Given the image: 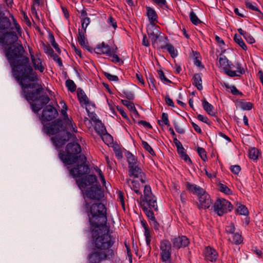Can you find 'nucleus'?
Returning a JSON list of instances; mask_svg holds the SVG:
<instances>
[{
  "mask_svg": "<svg viewBox=\"0 0 263 263\" xmlns=\"http://www.w3.org/2000/svg\"><path fill=\"white\" fill-rule=\"evenodd\" d=\"M50 42L52 46L58 53H61V50L59 47L58 44L55 42L54 36L52 34L50 35Z\"/></svg>",
  "mask_w": 263,
  "mask_h": 263,
  "instance_id": "nucleus-52",
  "label": "nucleus"
},
{
  "mask_svg": "<svg viewBox=\"0 0 263 263\" xmlns=\"http://www.w3.org/2000/svg\"><path fill=\"white\" fill-rule=\"evenodd\" d=\"M11 44L5 49V55L12 67L13 76L15 79L33 71L30 65L29 59L24 55L25 51L21 44Z\"/></svg>",
  "mask_w": 263,
  "mask_h": 263,
  "instance_id": "nucleus-3",
  "label": "nucleus"
},
{
  "mask_svg": "<svg viewBox=\"0 0 263 263\" xmlns=\"http://www.w3.org/2000/svg\"><path fill=\"white\" fill-rule=\"evenodd\" d=\"M198 198L199 202V209H208L212 203L210 195L206 193V192H204V193L199 196Z\"/></svg>",
  "mask_w": 263,
  "mask_h": 263,
  "instance_id": "nucleus-20",
  "label": "nucleus"
},
{
  "mask_svg": "<svg viewBox=\"0 0 263 263\" xmlns=\"http://www.w3.org/2000/svg\"><path fill=\"white\" fill-rule=\"evenodd\" d=\"M197 152L201 159L203 161H205L207 159V156L205 149L203 148L198 147L197 148Z\"/></svg>",
  "mask_w": 263,
  "mask_h": 263,
  "instance_id": "nucleus-43",
  "label": "nucleus"
},
{
  "mask_svg": "<svg viewBox=\"0 0 263 263\" xmlns=\"http://www.w3.org/2000/svg\"><path fill=\"white\" fill-rule=\"evenodd\" d=\"M78 160L80 164L69 170L70 175L73 178H78L89 173V167L85 164L86 161V157L84 155H80Z\"/></svg>",
  "mask_w": 263,
  "mask_h": 263,
  "instance_id": "nucleus-8",
  "label": "nucleus"
},
{
  "mask_svg": "<svg viewBox=\"0 0 263 263\" xmlns=\"http://www.w3.org/2000/svg\"><path fill=\"white\" fill-rule=\"evenodd\" d=\"M230 170L234 174L237 175L240 172L241 168L239 165H235L231 166Z\"/></svg>",
  "mask_w": 263,
  "mask_h": 263,
  "instance_id": "nucleus-60",
  "label": "nucleus"
},
{
  "mask_svg": "<svg viewBox=\"0 0 263 263\" xmlns=\"http://www.w3.org/2000/svg\"><path fill=\"white\" fill-rule=\"evenodd\" d=\"M69 135V133L68 132H67L66 134L65 133H61L52 137L51 140L54 145L56 147L59 148L65 144L66 141L67 140Z\"/></svg>",
  "mask_w": 263,
  "mask_h": 263,
  "instance_id": "nucleus-18",
  "label": "nucleus"
},
{
  "mask_svg": "<svg viewBox=\"0 0 263 263\" xmlns=\"http://www.w3.org/2000/svg\"><path fill=\"white\" fill-rule=\"evenodd\" d=\"M234 40L235 42L237 44H238L240 47H241L242 48V49H243V50H247V46L246 45V44L244 43V42L243 41L241 37L239 35H238L237 34H235L234 36Z\"/></svg>",
  "mask_w": 263,
  "mask_h": 263,
  "instance_id": "nucleus-37",
  "label": "nucleus"
},
{
  "mask_svg": "<svg viewBox=\"0 0 263 263\" xmlns=\"http://www.w3.org/2000/svg\"><path fill=\"white\" fill-rule=\"evenodd\" d=\"M65 152L66 154L60 153L59 158L65 164H72L79 159L77 155L81 153V147L78 143H69L66 145Z\"/></svg>",
  "mask_w": 263,
  "mask_h": 263,
  "instance_id": "nucleus-5",
  "label": "nucleus"
},
{
  "mask_svg": "<svg viewBox=\"0 0 263 263\" xmlns=\"http://www.w3.org/2000/svg\"><path fill=\"white\" fill-rule=\"evenodd\" d=\"M33 66L36 70H39L41 72H43L44 67L42 65L41 60L40 58H36L33 55H31Z\"/></svg>",
  "mask_w": 263,
  "mask_h": 263,
  "instance_id": "nucleus-28",
  "label": "nucleus"
},
{
  "mask_svg": "<svg viewBox=\"0 0 263 263\" xmlns=\"http://www.w3.org/2000/svg\"><path fill=\"white\" fill-rule=\"evenodd\" d=\"M158 74L159 79L162 81H163L164 82H167V83H171L172 82L171 81H170L167 78L165 77V76L164 74V72L161 70H159L158 71Z\"/></svg>",
  "mask_w": 263,
  "mask_h": 263,
  "instance_id": "nucleus-54",
  "label": "nucleus"
},
{
  "mask_svg": "<svg viewBox=\"0 0 263 263\" xmlns=\"http://www.w3.org/2000/svg\"><path fill=\"white\" fill-rule=\"evenodd\" d=\"M190 18L191 22L194 25H197L201 23L200 20L193 10L190 13Z\"/></svg>",
  "mask_w": 263,
  "mask_h": 263,
  "instance_id": "nucleus-39",
  "label": "nucleus"
},
{
  "mask_svg": "<svg viewBox=\"0 0 263 263\" xmlns=\"http://www.w3.org/2000/svg\"><path fill=\"white\" fill-rule=\"evenodd\" d=\"M126 183L131 190L134 191L136 194L140 196L142 195L141 192L140 191L141 185L137 180L127 179Z\"/></svg>",
  "mask_w": 263,
  "mask_h": 263,
  "instance_id": "nucleus-24",
  "label": "nucleus"
},
{
  "mask_svg": "<svg viewBox=\"0 0 263 263\" xmlns=\"http://www.w3.org/2000/svg\"><path fill=\"white\" fill-rule=\"evenodd\" d=\"M43 48L46 53L49 54V55L53 54L54 51L49 45H46L45 44H43Z\"/></svg>",
  "mask_w": 263,
  "mask_h": 263,
  "instance_id": "nucleus-57",
  "label": "nucleus"
},
{
  "mask_svg": "<svg viewBox=\"0 0 263 263\" xmlns=\"http://www.w3.org/2000/svg\"><path fill=\"white\" fill-rule=\"evenodd\" d=\"M142 209L151 221L155 219L154 213L152 211L153 208H145V206H144V208H142Z\"/></svg>",
  "mask_w": 263,
  "mask_h": 263,
  "instance_id": "nucleus-38",
  "label": "nucleus"
},
{
  "mask_svg": "<svg viewBox=\"0 0 263 263\" xmlns=\"http://www.w3.org/2000/svg\"><path fill=\"white\" fill-rule=\"evenodd\" d=\"M246 7L255 11L257 12V15L259 17L263 16V13L259 10L257 7V4L255 3H252L249 1L245 2Z\"/></svg>",
  "mask_w": 263,
  "mask_h": 263,
  "instance_id": "nucleus-33",
  "label": "nucleus"
},
{
  "mask_svg": "<svg viewBox=\"0 0 263 263\" xmlns=\"http://www.w3.org/2000/svg\"><path fill=\"white\" fill-rule=\"evenodd\" d=\"M146 16L148 17L150 24L149 25H156L155 22L158 21V15L155 10L149 7H146Z\"/></svg>",
  "mask_w": 263,
  "mask_h": 263,
  "instance_id": "nucleus-23",
  "label": "nucleus"
},
{
  "mask_svg": "<svg viewBox=\"0 0 263 263\" xmlns=\"http://www.w3.org/2000/svg\"><path fill=\"white\" fill-rule=\"evenodd\" d=\"M260 155L259 150L255 148L252 147L250 149L249 152V157L251 159L256 160Z\"/></svg>",
  "mask_w": 263,
  "mask_h": 263,
  "instance_id": "nucleus-34",
  "label": "nucleus"
},
{
  "mask_svg": "<svg viewBox=\"0 0 263 263\" xmlns=\"http://www.w3.org/2000/svg\"><path fill=\"white\" fill-rule=\"evenodd\" d=\"M123 94L125 97L128 100H133L134 98V95L133 92L129 91H123Z\"/></svg>",
  "mask_w": 263,
  "mask_h": 263,
  "instance_id": "nucleus-63",
  "label": "nucleus"
},
{
  "mask_svg": "<svg viewBox=\"0 0 263 263\" xmlns=\"http://www.w3.org/2000/svg\"><path fill=\"white\" fill-rule=\"evenodd\" d=\"M203 254L205 259L211 262L215 261L218 257L216 251L210 247L205 248Z\"/></svg>",
  "mask_w": 263,
  "mask_h": 263,
  "instance_id": "nucleus-21",
  "label": "nucleus"
},
{
  "mask_svg": "<svg viewBox=\"0 0 263 263\" xmlns=\"http://www.w3.org/2000/svg\"><path fill=\"white\" fill-rule=\"evenodd\" d=\"M65 123L68 128H69L72 132L74 133L77 132V127L71 119H69V121H67Z\"/></svg>",
  "mask_w": 263,
  "mask_h": 263,
  "instance_id": "nucleus-46",
  "label": "nucleus"
},
{
  "mask_svg": "<svg viewBox=\"0 0 263 263\" xmlns=\"http://www.w3.org/2000/svg\"><path fill=\"white\" fill-rule=\"evenodd\" d=\"M15 79L21 86L22 93L25 99L28 102H32L30 105L34 112L37 113L44 105L49 103L50 98L44 92L42 86L37 83H29L38 80L36 74L33 71Z\"/></svg>",
  "mask_w": 263,
  "mask_h": 263,
  "instance_id": "nucleus-2",
  "label": "nucleus"
},
{
  "mask_svg": "<svg viewBox=\"0 0 263 263\" xmlns=\"http://www.w3.org/2000/svg\"><path fill=\"white\" fill-rule=\"evenodd\" d=\"M213 208L218 215L221 216L228 212L231 211L233 206L229 201L224 199H218L214 203Z\"/></svg>",
  "mask_w": 263,
  "mask_h": 263,
  "instance_id": "nucleus-9",
  "label": "nucleus"
},
{
  "mask_svg": "<svg viewBox=\"0 0 263 263\" xmlns=\"http://www.w3.org/2000/svg\"><path fill=\"white\" fill-rule=\"evenodd\" d=\"M150 224L153 227L155 231H158L160 228V226L157 221L156 218L150 221Z\"/></svg>",
  "mask_w": 263,
  "mask_h": 263,
  "instance_id": "nucleus-56",
  "label": "nucleus"
},
{
  "mask_svg": "<svg viewBox=\"0 0 263 263\" xmlns=\"http://www.w3.org/2000/svg\"><path fill=\"white\" fill-rule=\"evenodd\" d=\"M144 195L141 196V201L140 205L141 208H153L154 210L158 211L157 199L152 194L151 188L149 185H145L143 191Z\"/></svg>",
  "mask_w": 263,
  "mask_h": 263,
  "instance_id": "nucleus-6",
  "label": "nucleus"
},
{
  "mask_svg": "<svg viewBox=\"0 0 263 263\" xmlns=\"http://www.w3.org/2000/svg\"><path fill=\"white\" fill-rule=\"evenodd\" d=\"M86 32L83 31L82 29H79L78 41L79 43L84 48L89 50L88 42L85 37V33Z\"/></svg>",
  "mask_w": 263,
  "mask_h": 263,
  "instance_id": "nucleus-27",
  "label": "nucleus"
},
{
  "mask_svg": "<svg viewBox=\"0 0 263 263\" xmlns=\"http://www.w3.org/2000/svg\"><path fill=\"white\" fill-rule=\"evenodd\" d=\"M86 197L91 200L99 201L103 197V192L99 184L88 188L85 192Z\"/></svg>",
  "mask_w": 263,
  "mask_h": 263,
  "instance_id": "nucleus-11",
  "label": "nucleus"
},
{
  "mask_svg": "<svg viewBox=\"0 0 263 263\" xmlns=\"http://www.w3.org/2000/svg\"><path fill=\"white\" fill-rule=\"evenodd\" d=\"M95 51L97 54H104L107 56H111L112 53L115 52L109 45L104 42L98 45L95 49Z\"/></svg>",
  "mask_w": 263,
  "mask_h": 263,
  "instance_id": "nucleus-19",
  "label": "nucleus"
},
{
  "mask_svg": "<svg viewBox=\"0 0 263 263\" xmlns=\"http://www.w3.org/2000/svg\"><path fill=\"white\" fill-rule=\"evenodd\" d=\"M144 236L145 237V241L147 245H149L151 241V236L149 228L144 229Z\"/></svg>",
  "mask_w": 263,
  "mask_h": 263,
  "instance_id": "nucleus-50",
  "label": "nucleus"
},
{
  "mask_svg": "<svg viewBox=\"0 0 263 263\" xmlns=\"http://www.w3.org/2000/svg\"><path fill=\"white\" fill-rule=\"evenodd\" d=\"M128 173L130 177L138 178L142 184L146 182L145 175L139 165L129 168Z\"/></svg>",
  "mask_w": 263,
  "mask_h": 263,
  "instance_id": "nucleus-14",
  "label": "nucleus"
},
{
  "mask_svg": "<svg viewBox=\"0 0 263 263\" xmlns=\"http://www.w3.org/2000/svg\"><path fill=\"white\" fill-rule=\"evenodd\" d=\"M80 189L83 191L87 186H93L97 184V178L96 175H89L83 177L76 181Z\"/></svg>",
  "mask_w": 263,
  "mask_h": 263,
  "instance_id": "nucleus-12",
  "label": "nucleus"
},
{
  "mask_svg": "<svg viewBox=\"0 0 263 263\" xmlns=\"http://www.w3.org/2000/svg\"><path fill=\"white\" fill-rule=\"evenodd\" d=\"M219 67L223 70L224 72L230 77H239L245 73L244 69L241 67L240 63L236 64V68L237 69V71H229L227 68L229 64V60L226 56L221 54L219 58Z\"/></svg>",
  "mask_w": 263,
  "mask_h": 263,
  "instance_id": "nucleus-7",
  "label": "nucleus"
},
{
  "mask_svg": "<svg viewBox=\"0 0 263 263\" xmlns=\"http://www.w3.org/2000/svg\"><path fill=\"white\" fill-rule=\"evenodd\" d=\"M66 86L71 92H74L76 89V85L74 82L70 79L66 80Z\"/></svg>",
  "mask_w": 263,
  "mask_h": 263,
  "instance_id": "nucleus-40",
  "label": "nucleus"
},
{
  "mask_svg": "<svg viewBox=\"0 0 263 263\" xmlns=\"http://www.w3.org/2000/svg\"><path fill=\"white\" fill-rule=\"evenodd\" d=\"M174 248L179 249L187 246L190 243L189 239L185 236L175 237L171 239Z\"/></svg>",
  "mask_w": 263,
  "mask_h": 263,
  "instance_id": "nucleus-17",
  "label": "nucleus"
},
{
  "mask_svg": "<svg viewBox=\"0 0 263 263\" xmlns=\"http://www.w3.org/2000/svg\"><path fill=\"white\" fill-rule=\"evenodd\" d=\"M160 249L162 261L164 263H171L170 261L172 252V247L170 242L167 240H161Z\"/></svg>",
  "mask_w": 263,
  "mask_h": 263,
  "instance_id": "nucleus-10",
  "label": "nucleus"
},
{
  "mask_svg": "<svg viewBox=\"0 0 263 263\" xmlns=\"http://www.w3.org/2000/svg\"><path fill=\"white\" fill-rule=\"evenodd\" d=\"M186 186L190 192L194 194L197 195L198 196L205 192L202 188L195 184L187 182Z\"/></svg>",
  "mask_w": 263,
  "mask_h": 263,
  "instance_id": "nucleus-25",
  "label": "nucleus"
},
{
  "mask_svg": "<svg viewBox=\"0 0 263 263\" xmlns=\"http://www.w3.org/2000/svg\"><path fill=\"white\" fill-rule=\"evenodd\" d=\"M44 127L47 134L54 135L63 129V121L62 120L58 119L50 126L44 125Z\"/></svg>",
  "mask_w": 263,
  "mask_h": 263,
  "instance_id": "nucleus-15",
  "label": "nucleus"
},
{
  "mask_svg": "<svg viewBox=\"0 0 263 263\" xmlns=\"http://www.w3.org/2000/svg\"><path fill=\"white\" fill-rule=\"evenodd\" d=\"M201 73H195L193 78V84L196 87L197 89L201 90L203 88L202 85Z\"/></svg>",
  "mask_w": 263,
  "mask_h": 263,
  "instance_id": "nucleus-29",
  "label": "nucleus"
},
{
  "mask_svg": "<svg viewBox=\"0 0 263 263\" xmlns=\"http://www.w3.org/2000/svg\"><path fill=\"white\" fill-rule=\"evenodd\" d=\"M147 33L153 45L157 43L161 33L158 29V26L156 25H149L147 28Z\"/></svg>",
  "mask_w": 263,
  "mask_h": 263,
  "instance_id": "nucleus-16",
  "label": "nucleus"
},
{
  "mask_svg": "<svg viewBox=\"0 0 263 263\" xmlns=\"http://www.w3.org/2000/svg\"><path fill=\"white\" fill-rule=\"evenodd\" d=\"M95 124V129L99 135L106 136L107 138H108L109 142L112 140V138L110 135L106 134V128L101 120H99Z\"/></svg>",
  "mask_w": 263,
  "mask_h": 263,
  "instance_id": "nucleus-22",
  "label": "nucleus"
},
{
  "mask_svg": "<svg viewBox=\"0 0 263 263\" xmlns=\"http://www.w3.org/2000/svg\"><path fill=\"white\" fill-rule=\"evenodd\" d=\"M162 120L164 124L168 126L170 125L167 113L163 112L162 114Z\"/></svg>",
  "mask_w": 263,
  "mask_h": 263,
  "instance_id": "nucleus-58",
  "label": "nucleus"
},
{
  "mask_svg": "<svg viewBox=\"0 0 263 263\" xmlns=\"http://www.w3.org/2000/svg\"><path fill=\"white\" fill-rule=\"evenodd\" d=\"M63 109L61 110V113L64 116V122L69 121V118L68 116V115L66 112L67 110V106L65 103H63V105L62 106Z\"/></svg>",
  "mask_w": 263,
  "mask_h": 263,
  "instance_id": "nucleus-51",
  "label": "nucleus"
},
{
  "mask_svg": "<svg viewBox=\"0 0 263 263\" xmlns=\"http://www.w3.org/2000/svg\"><path fill=\"white\" fill-rule=\"evenodd\" d=\"M9 18L7 16L0 17V44L2 45L11 44L16 42L17 36Z\"/></svg>",
  "mask_w": 263,
  "mask_h": 263,
  "instance_id": "nucleus-4",
  "label": "nucleus"
},
{
  "mask_svg": "<svg viewBox=\"0 0 263 263\" xmlns=\"http://www.w3.org/2000/svg\"><path fill=\"white\" fill-rule=\"evenodd\" d=\"M174 128L176 132L179 134H183L185 132L184 129L181 127L177 123H174Z\"/></svg>",
  "mask_w": 263,
  "mask_h": 263,
  "instance_id": "nucleus-64",
  "label": "nucleus"
},
{
  "mask_svg": "<svg viewBox=\"0 0 263 263\" xmlns=\"http://www.w3.org/2000/svg\"><path fill=\"white\" fill-rule=\"evenodd\" d=\"M240 107L243 110H251L253 107V104L250 102L241 101L240 102Z\"/></svg>",
  "mask_w": 263,
  "mask_h": 263,
  "instance_id": "nucleus-42",
  "label": "nucleus"
},
{
  "mask_svg": "<svg viewBox=\"0 0 263 263\" xmlns=\"http://www.w3.org/2000/svg\"><path fill=\"white\" fill-rule=\"evenodd\" d=\"M142 145L143 147V148L146 151H147L151 155H152V156L155 155L154 150L147 142L145 141H142Z\"/></svg>",
  "mask_w": 263,
  "mask_h": 263,
  "instance_id": "nucleus-44",
  "label": "nucleus"
},
{
  "mask_svg": "<svg viewBox=\"0 0 263 263\" xmlns=\"http://www.w3.org/2000/svg\"><path fill=\"white\" fill-rule=\"evenodd\" d=\"M203 108L206 111V112L210 115L213 116L215 113L214 111V107L212 104L209 103L205 99H203L202 101Z\"/></svg>",
  "mask_w": 263,
  "mask_h": 263,
  "instance_id": "nucleus-32",
  "label": "nucleus"
},
{
  "mask_svg": "<svg viewBox=\"0 0 263 263\" xmlns=\"http://www.w3.org/2000/svg\"><path fill=\"white\" fill-rule=\"evenodd\" d=\"M226 87L227 88H229L230 89L231 92L234 95H242V93L240 92L235 86H232V85H229L228 84H225Z\"/></svg>",
  "mask_w": 263,
  "mask_h": 263,
  "instance_id": "nucleus-47",
  "label": "nucleus"
},
{
  "mask_svg": "<svg viewBox=\"0 0 263 263\" xmlns=\"http://www.w3.org/2000/svg\"><path fill=\"white\" fill-rule=\"evenodd\" d=\"M232 234V240H231L232 243L239 245L242 242L243 239L240 234L236 232Z\"/></svg>",
  "mask_w": 263,
  "mask_h": 263,
  "instance_id": "nucleus-36",
  "label": "nucleus"
},
{
  "mask_svg": "<svg viewBox=\"0 0 263 263\" xmlns=\"http://www.w3.org/2000/svg\"><path fill=\"white\" fill-rule=\"evenodd\" d=\"M219 187L220 191L226 194L229 195L231 193L230 189L223 184L220 183L219 185Z\"/></svg>",
  "mask_w": 263,
  "mask_h": 263,
  "instance_id": "nucleus-48",
  "label": "nucleus"
},
{
  "mask_svg": "<svg viewBox=\"0 0 263 263\" xmlns=\"http://www.w3.org/2000/svg\"><path fill=\"white\" fill-rule=\"evenodd\" d=\"M11 16L12 20L13 25L14 26L15 29H16L17 32H20L21 28L20 25L17 23L16 19L14 17L13 15H11Z\"/></svg>",
  "mask_w": 263,
  "mask_h": 263,
  "instance_id": "nucleus-59",
  "label": "nucleus"
},
{
  "mask_svg": "<svg viewBox=\"0 0 263 263\" xmlns=\"http://www.w3.org/2000/svg\"><path fill=\"white\" fill-rule=\"evenodd\" d=\"M162 49H165L170 54L171 56L174 58L178 55V51L170 43H166L165 45L162 46Z\"/></svg>",
  "mask_w": 263,
  "mask_h": 263,
  "instance_id": "nucleus-31",
  "label": "nucleus"
},
{
  "mask_svg": "<svg viewBox=\"0 0 263 263\" xmlns=\"http://www.w3.org/2000/svg\"><path fill=\"white\" fill-rule=\"evenodd\" d=\"M58 115L57 110L51 105H47L43 109L41 118L42 122L50 121L55 119Z\"/></svg>",
  "mask_w": 263,
  "mask_h": 263,
  "instance_id": "nucleus-13",
  "label": "nucleus"
},
{
  "mask_svg": "<svg viewBox=\"0 0 263 263\" xmlns=\"http://www.w3.org/2000/svg\"><path fill=\"white\" fill-rule=\"evenodd\" d=\"M104 74L106 77V78H107V79L109 81L116 82L119 81L118 77L116 75H112L106 72H104Z\"/></svg>",
  "mask_w": 263,
  "mask_h": 263,
  "instance_id": "nucleus-53",
  "label": "nucleus"
},
{
  "mask_svg": "<svg viewBox=\"0 0 263 263\" xmlns=\"http://www.w3.org/2000/svg\"><path fill=\"white\" fill-rule=\"evenodd\" d=\"M78 97L80 103L85 105H87L89 104V99L84 91L79 88L78 90Z\"/></svg>",
  "mask_w": 263,
  "mask_h": 263,
  "instance_id": "nucleus-30",
  "label": "nucleus"
},
{
  "mask_svg": "<svg viewBox=\"0 0 263 263\" xmlns=\"http://www.w3.org/2000/svg\"><path fill=\"white\" fill-rule=\"evenodd\" d=\"M235 230V228L234 224L233 223H230L226 227V232L229 234H233L234 233Z\"/></svg>",
  "mask_w": 263,
  "mask_h": 263,
  "instance_id": "nucleus-49",
  "label": "nucleus"
},
{
  "mask_svg": "<svg viewBox=\"0 0 263 263\" xmlns=\"http://www.w3.org/2000/svg\"><path fill=\"white\" fill-rule=\"evenodd\" d=\"M81 22L83 31L86 32V28L90 23V18H84L83 20H81Z\"/></svg>",
  "mask_w": 263,
  "mask_h": 263,
  "instance_id": "nucleus-45",
  "label": "nucleus"
},
{
  "mask_svg": "<svg viewBox=\"0 0 263 263\" xmlns=\"http://www.w3.org/2000/svg\"><path fill=\"white\" fill-rule=\"evenodd\" d=\"M126 157L128 163V168L136 165H139V162L138 161L137 157L134 156L131 153L127 152L126 154Z\"/></svg>",
  "mask_w": 263,
  "mask_h": 263,
  "instance_id": "nucleus-26",
  "label": "nucleus"
},
{
  "mask_svg": "<svg viewBox=\"0 0 263 263\" xmlns=\"http://www.w3.org/2000/svg\"><path fill=\"white\" fill-rule=\"evenodd\" d=\"M85 210L90 226L93 227L92 237L94 250L89 255L90 263H100L112 259L115 251L112 247L115 238L108 234L106 208L101 202L92 203L85 201Z\"/></svg>",
  "mask_w": 263,
  "mask_h": 263,
  "instance_id": "nucleus-1",
  "label": "nucleus"
},
{
  "mask_svg": "<svg viewBox=\"0 0 263 263\" xmlns=\"http://www.w3.org/2000/svg\"><path fill=\"white\" fill-rule=\"evenodd\" d=\"M86 109L88 112V115L89 117L91 119V120L95 123L99 121L100 120L98 119L97 115L94 112H90L87 109V107Z\"/></svg>",
  "mask_w": 263,
  "mask_h": 263,
  "instance_id": "nucleus-55",
  "label": "nucleus"
},
{
  "mask_svg": "<svg viewBox=\"0 0 263 263\" xmlns=\"http://www.w3.org/2000/svg\"><path fill=\"white\" fill-rule=\"evenodd\" d=\"M107 23L110 25L112 26L114 29H116L117 27V23L115 20L111 16L108 18Z\"/></svg>",
  "mask_w": 263,
  "mask_h": 263,
  "instance_id": "nucleus-61",
  "label": "nucleus"
},
{
  "mask_svg": "<svg viewBox=\"0 0 263 263\" xmlns=\"http://www.w3.org/2000/svg\"><path fill=\"white\" fill-rule=\"evenodd\" d=\"M121 102L122 104L126 106L130 110L133 111L134 114L136 115H138V112L136 110L135 105L133 103L126 100H122Z\"/></svg>",
  "mask_w": 263,
  "mask_h": 263,
  "instance_id": "nucleus-35",
  "label": "nucleus"
},
{
  "mask_svg": "<svg viewBox=\"0 0 263 263\" xmlns=\"http://www.w3.org/2000/svg\"><path fill=\"white\" fill-rule=\"evenodd\" d=\"M244 38L246 41L249 44H253L255 42V39L249 33H247L245 36Z\"/></svg>",
  "mask_w": 263,
  "mask_h": 263,
  "instance_id": "nucleus-62",
  "label": "nucleus"
},
{
  "mask_svg": "<svg viewBox=\"0 0 263 263\" xmlns=\"http://www.w3.org/2000/svg\"><path fill=\"white\" fill-rule=\"evenodd\" d=\"M237 213L240 215L247 216L249 214L247 208L244 205H240L237 209Z\"/></svg>",
  "mask_w": 263,
  "mask_h": 263,
  "instance_id": "nucleus-41",
  "label": "nucleus"
}]
</instances>
